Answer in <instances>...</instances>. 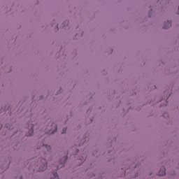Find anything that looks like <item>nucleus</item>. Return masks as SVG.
I'll return each mask as SVG.
<instances>
[{
	"mask_svg": "<svg viewBox=\"0 0 179 179\" xmlns=\"http://www.w3.org/2000/svg\"><path fill=\"white\" fill-rule=\"evenodd\" d=\"M44 146H45L46 150H50V149H51V147L50 145H45Z\"/></svg>",
	"mask_w": 179,
	"mask_h": 179,
	"instance_id": "obj_8",
	"label": "nucleus"
},
{
	"mask_svg": "<svg viewBox=\"0 0 179 179\" xmlns=\"http://www.w3.org/2000/svg\"><path fill=\"white\" fill-rule=\"evenodd\" d=\"M55 132H57V124L55 123L52 124V128L48 131V134H52Z\"/></svg>",
	"mask_w": 179,
	"mask_h": 179,
	"instance_id": "obj_3",
	"label": "nucleus"
},
{
	"mask_svg": "<svg viewBox=\"0 0 179 179\" xmlns=\"http://www.w3.org/2000/svg\"><path fill=\"white\" fill-rule=\"evenodd\" d=\"M42 165L38 170V171H44V170L47 169V161L45 159H42Z\"/></svg>",
	"mask_w": 179,
	"mask_h": 179,
	"instance_id": "obj_1",
	"label": "nucleus"
},
{
	"mask_svg": "<svg viewBox=\"0 0 179 179\" xmlns=\"http://www.w3.org/2000/svg\"><path fill=\"white\" fill-rule=\"evenodd\" d=\"M20 179H23V178L21 176V177L20 178Z\"/></svg>",
	"mask_w": 179,
	"mask_h": 179,
	"instance_id": "obj_10",
	"label": "nucleus"
},
{
	"mask_svg": "<svg viewBox=\"0 0 179 179\" xmlns=\"http://www.w3.org/2000/svg\"><path fill=\"white\" fill-rule=\"evenodd\" d=\"M66 132V129H64L63 131H62V134H65Z\"/></svg>",
	"mask_w": 179,
	"mask_h": 179,
	"instance_id": "obj_9",
	"label": "nucleus"
},
{
	"mask_svg": "<svg viewBox=\"0 0 179 179\" xmlns=\"http://www.w3.org/2000/svg\"><path fill=\"white\" fill-rule=\"evenodd\" d=\"M178 10H179V7H178Z\"/></svg>",
	"mask_w": 179,
	"mask_h": 179,
	"instance_id": "obj_11",
	"label": "nucleus"
},
{
	"mask_svg": "<svg viewBox=\"0 0 179 179\" xmlns=\"http://www.w3.org/2000/svg\"><path fill=\"white\" fill-rule=\"evenodd\" d=\"M28 124V128H29V131L27 136H31L33 135V128H34V126L33 125V124H30V122H29Z\"/></svg>",
	"mask_w": 179,
	"mask_h": 179,
	"instance_id": "obj_4",
	"label": "nucleus"
},
{
	"mask_svg": "<svg viewBox=\"0 0 179 179\" xmlns=\"http://www.w3.org/2000/svg\"><path fill=\"white\" fill-rule=\"evenodd\" d=\"M52 176L53 177H52L50 179H58V173H57V172H53Z\"/></svg>",
	"mask_w": 179,
	"mask_h": 179,
	"instance_id": "obj_7",
	"label": "nucleus"
},
{
	"mask_svg": "<svg viewBox=\"0 0 179 179\" xmlns=\"http://www.w3.org/2000/svg\"><path fill=\"white\" fill-rule=\"evenodd\" d=\"M159 176H165L166 175V168L162 167L158 172Z\"/></svg>",
	"mask_w": 179,
	"mask_h": 179,
	"instance_id": "obj_5",
	"label": "nucleus"
},
{
	"mask_svg": "<svg viewBox=\"0 0 179 179\" xmlns=\"http://www.w3.org/2000/svg\"><path fill=\"white\" fill-rule=\"evenodd\" d=\"M171 21H167L164 23V29H169V27H171Z\"/></svg>",
	"mask_w": 179,
	"mask_h": 179,
	"instance_id": "obj_6",
	"label": "nucleus"
},
{
	"mask_svg": "<svg viewBox=\"0 0 179 179\" xmlns=\"http://www.w3.org/2000/svg\"><path fill=\"white\" fill-rule=\"evenodd\" d=\"M68 159L67 156H64L61 160H60V164L59 165L57 166V169H61L62 167H64V164H65V162H66Z\"/></svg>",
	"mask_w": 179,
	"mask_h": 179,
	"instance_id": "obj_2",
	"label": "nucleus"
}]
</instances>
